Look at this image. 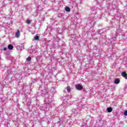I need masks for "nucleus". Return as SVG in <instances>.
<instances>
[{
	"mask_svg": "<svg viewBox=\"0 0 127 127\" xmlns=\"http://www.w3.org/2000/svg\"><path fill=\"white\" fill-rule=\"evenodd\" d=\"M76 88L77 89V90H81L83 89V86L80 84H78L77 85H76Z\"/></svg>",
	"mask_w": 127,
	"mask_h": 127,
	"instance_id": "obj_2",
	"label": "nucleus"
},
{
	"mask_svg": "<svg viewBox=\"0 0 127 127\" xmlns=\"http://www.w3.org/2000/svg\"><path fill=\"white\" fill-rule=\"evenodd\" d=\"M106 110L108 113H112L113 112V108L112 107L108 108Z\"/></svg>",
	"mask_w": 127,
	"mask_h": 127,
	"instance_id": "obj_5",
	"label": "nucleus"
},
{
	"mask_svg": "<svg viewBox=\"0 0 127 127\" xmlns=\"http://www.w3.org/2000/svg\"><path fill=\"white\" fill-rule=\"evenodd\" d=\"M34 39L35 40H38V39H39V36H36L34 37Z\"/></svg>",
	"mask_w": 127,
	"mask_h": 127,
	"instance_id": "obj_10",
	"label": "nucleus"
},
{
	"mask_svg": "<svg viewBox=\"0 0 127 127\" xmlns=\"http://www.w3.org/2000/svg\"><path fill=\"white\" fill-rule=\"evenodd\" d=\"M122 77H124L125 79H127V74L126 72H123L121 74Z\"/></svg>",
	"mask_w": 127,
	"mask_h": 127,
	"instance_id": "obj_3",
	"label": "nucleus"
},
{
	"mask_svg": "<svg viewBox=\"0 0 127 127\" xmlns=\"http://www.w3.org/2000/svg\"><path fill=\"white\" fill-rule=\"evenodd\" d=\"M8 49H9V50H12V49H13V46H12V45L11 44L8 45Z\"/></svg>",
	"mask_w": 127,
	"mask_h": 127,
	"instance_id": "obj_4",
	"label": "nucleus"
},
{
	"mask_svg": "<svg viewBox=\"0 0 127 127\" xmlns=\"http://www.w3.org/2000/svg\"><path fill=\"white\" fill-rule=\"evenodd\" d=\"M120 79L117 78L115 80L114 83L115 84H120Z\"/></svg>",
	"mask_w": 127,
	"mask_h": 127,
	"instance_id": "obj_6",
	"label": "nucleus"
},
{
	"mask_svg": "<svg viewBox=\"0 0 127 127\" xmlns=\"http://www.w3.org/2000/svg\"><path fill=\"white\" fill-rule=\"evenodd\" d=\"M66 90L68 93H70V92H71V87H70L69 86H68L67 87Z\"/></svg>",
	"mask_w": 127,
	"mask_h": 127,
	"instance_id": "obj_7",
	"label": "nucleus"
},
{
	"mask_svg": "<svg viewBox=\"0 0 127 127\" xmlns=\"http://www.w3.org/2000/svg\"><path fill=\"white\" fill-rule=\"evenodd\" d=\"M20 36V31L19 30L17 29L16 32L15 33V36L16 38H18Z\"/></svg>",
	"mask_w": 127,
	"mask_h": 127,
	"instance_id": "obj_1",
	"label": "nucleus"
},
{
	"mask_svg": "<svg viewBox=\"0 0 127 127\" xmlns=\"http://www.w3.org/2000/svg\"><path fill=\"white\" fill-rule=\"evenodd\" d=\"M26 22L28 24H30V23H31V20L29 19H27Z\"/></svg>",
	"mask_w": 127,
	"mask_h": 127,
	"instance_id": "obj_9",
	"label": "nucleus"
},
{
	"mask_svg": "<svg viewBox=\"0 0 127 127\" xmlns=\"http://www.w3.org/2000/svg\"><path fill=\"white\" fill-rule=\"evenodd\" d=\"M26 60L28 62L31 61V58L30 57H29L26 59Z\"/></svg>",
	"mask_w": 127,
	"mask_h": 127,
	"instance_id": "obj_11",
	"label": "nucleus"
},
{
	"mask_svg": "<svg viewBox=\"0 0 127 127\" xmlns=\"http://www.w3.org/2000/svg\"><path fill=\"white\" fill-rule=\"evenodd\" d=\"M65 11L69 12L70 11V8L69 7H65Z\"/></svg>",
	"mask_w": 127,
	"mask_h": 127,
	"instance_id": "obj_8",
	"label": "nucleus"
},
{
	"mask_svg": "<svg viewBox=\"0 0 127 127\" xmlns=\"http://www.w3.org/2000/svg\"><path fill=\"white\" fill-rule=\"evenodd\" d=\"M124 115H125V116H127V111H126L124 112Z\"/></svg>",
	"mask_w": 127,
	"mask_h": 127,
	"instance_id": "obj_12",
	"label": "nucleus"
},
{
	"mask_svg": "<svg viewBox=\"0 0 127 127\" xmlns=\"http://www.w3.org/2000/svg\"><path fill=\"white\" fill-rule=\"evenodd\" d=\"M3 51H6V48H3Z\"/></svg>",
	"mask_w": 127,
	"mask_h": 127,
	"instance_id": "obj_13",
	"label": "nucleus"
}]
</instances>
